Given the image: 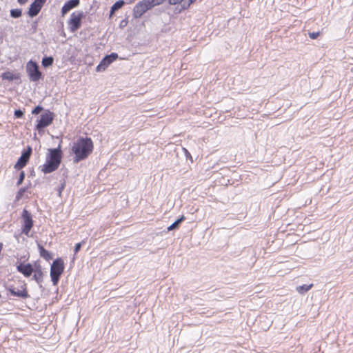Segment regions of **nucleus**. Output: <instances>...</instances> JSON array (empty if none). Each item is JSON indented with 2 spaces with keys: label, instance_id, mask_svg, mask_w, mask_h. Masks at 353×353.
<instances>
[{
  "label": "nucleus",
  "instance_id": "aec40b11",
  "mask_svg": "<svg viewBox=\"0 0 353 353\" xmlns=\"http://www.w3.org/2000/svg\"><path fill=\"white\" fill-rule=\"evenodd\" d=\"M1 78L3 80H8V81H12L14 79H19L18 75H14L12 72L8 71L2 73Z\"/></svg>",
  "mask_w": 353,
  "mask_h": 353
},
{
  "label": "nucleus",
  "instance_id": "9d476101",
  "mask_svg": "<svg viewBox=\"0 0 353 353\" xmlns=\"http://www.w3.org/2000/svg\"><path fill=\"white\" fill-rule=\"evenodd\" d=\"M32 152V150L30 146H28L26 150H23L21 152V157L18 159L14 168L17 170H20L25 167L30 159Z\"/></svg>",
  "mask_w": 353,
  "mask_h": 353
},
{
  "label": "nucleus",
  "instance_id": "2f4dec72",
  "mask_svg": "<svg viewBox=\"0 0 353 353\" xmlns=\"http://www.w3.org/2000/svg\"><path fill=\"white\" fill-rule=\"evenodd\" d=\"M46 1V0H34V2L39 6H41V7H43V6L44 5L45 2Z\"/></svg>",
  "mask_w": 353,
  "mask_h": 353
},
{
  "label": "nucleus",
  "instance_id": "39448f33",
  "mask_svg": "<svg viewBox=\"0 0 353 353\" xmlns=\"http://www.w3.org/2000/svg\"><path fill=\"white\" fill-rule=\"evenodd\" d=\"M54 116V114L50 110H44L40 115V119L37 121L35 129L39 132L43 130L44 128H47L52 123Z\"/></svg>",
  "mask_w": 353,
  "mask_h": 353
},
{
  "label": "nucleus",
  "instance_id": "f03ea898",
  "mask_svg": "<svg viewBox=\"0 0 353 353\" xmlns=\"http://www.w3.org/2000/svg\"><path fill=\"white\" fill-rule=\"evenodd\" d=\"M62 159V150L59 143L57 148L48 149L46 163L42 166L41 171L45 174L51 173L59 168Z\"/></svg>",
  "mask_w": 353,
  "mask_h": 353
},
{
  "label": "nucleus",
  "instance_id": "0eeeda50",
  "mask_svg": "<svg viewBox=\"0 0 353 353\" xmlns=\"http://www.w3.org/2000/svg\"><path fill=\"white\" fill-rule=\"evenodd\" d=\"M149 2V0H142L135 5L133 9L134 18L137 19L141 17L145 12L152 8L151 3Z\"/></svg>",
  "mask_w": 353,
  "mask_h": 353
},
{
  "label": "nucleus",
  "instance_id": "f257e3e1",
  "mask_svg": "<svg viewBox=\"0 0 353 353\" xmlns=\"http://www.w3.org/2000/svg\"><path fill=\"white\" fill-rule=\"evenodd\" d=\"M93 150V143L90 137H79L73 143L72 152L74 154L73 162H79L87 159Z\"/></svg>",
  "mask_w": 353,
  "mask_h": 353
},
{
  "label": "nucleus",
  "instance_id": "f3484780",
  "mask_svg": "<svg viewBox=\"0 0 353 353\" xmlns=\"http://www.w3.org/2000/svg\"><path fill=\"white\" fill-rule=\"evenodd\" d=\"M125 2L123 0H119L116 1L110 8V15L112 16L116 11L121 8Z\"/></svg>",
  "mask_w": 353,
  "mask_h": 353
},
{
  "label": "nucleus",
  "instance_id": "9b49d317",
  "mask_svg": "<svg viewBox=\"0 0 353 353\" xmlns=\"http://www.w3.org/2000/svg\"><path fill=\"white\" fill-rule=\"evenodd\" d=\"M21 288H22V290H19V289H16L13 286H9L8 288V290L14 296H17V297H19L21 299H27L28 297H29V294L26 290V285L23 284L21 286Z\"/></svg>",
  "mask_w": 353,
  "mask_h": 353
},
{
  "label": "nucleus",
  "instance_id": "cd10ccee",
  "mask_svg": "<svg viewBox=\"0 0 353 353\" xmlns=\"http://www.w3.org/2000/svg\"><path fill=\"white\" fill-rule=\"evenodd\" d=\"M84 242L82 241V242H79L78 243H77L74 246V254H76L81 248V246H82V244Z\"/></svg>",
  "mask_w": 353,
  "mask_h": 353
},
{
  "label": "nucleus",
  "instance_id": "6ab92c4d",
  "mask_svg": "<svg viewBox=\"0 0 353 353\" xmlns=\"http://www.w3.org/2000/svg\"><path fill=\"white\" fill-rule=\"evenodd\" d=\"M170 5H180L182 10L188 9V0H168Z\"/></svg>",
  "mask_w": 353,
  "mask_h": 353
},
{
  "label": "nucleus",
  "instance_id": "6e6552de",
  "mask_svg": "<svg viewBox=\"0 0 353 353\" xmlns=\"http://www.w3.org/2000/svg\"><path fill=\"white\" fill-rule=\"evenodd\" d=\"M21 217L23 219L22 233L28 236L33 226V220L31 213L26 209H24L22 212Z\"/></svg>",
  "mask_w": 353,
  "mask_h": 353
},
{
  "label": "nucleus",
  "instance_id": "7ed1b4c3",
  "mask_svg": "<svg viewBox=\"0 0 353 353\" xmlns=\"http://www.w3.org/2000/svg\"><path fill=\"white\" fill-rule=\"evenodd\" d=\"M64 270V263L61 258L56 259L50 268V277L54 285H57Z\"/></svg>",
  "mask_w": 353,
  "mask_h": 353
},
{
  "label": "nucleus",
  "instance_id": "c756f323",
  "mask_svg": "<svg viewBox=\"0 0 353 353\" xmlns=\"http://www.w3.org/2000/svg\"><path fill=\"white\" fill-rule=\"evenodd\" d=\"M26 192V188H21L19 189V190L17 192V199H19V198L21 196V195Z\"/></svg>",
  "mask_w": 353,
  "mask_h": 353
},
{
  "label": "nucleus",
  "instance_id": "b1692460",
  "mask_svg": "<svg viewBox=\"0 0 353 353\" xmlns=\"http://www.w3.org/2000/svg\"><path fill=\"white\" fill-rule=\"evenodd\" d=\"M24 179H25V172L23 171H21L19 174V176L18 181L17 182V186L20 185L23 183Z\"/></svg>",
  "mask_w": 353,
  "mask_h": 353
},
{
  "label": "nucleus",
  "instance_id": "393cba45",
  "mask_svg": "<svg viewBox=\"0 0 353 353\" xmlns=\"http://www.w3.org/2000/svg\"><path fill=\"white\" fill-rule=\"evenodd\" d=\"M43 110V108L41 105L36 106L32 110V114H39Z\"/></svg>",
  "mask_w": 353,
  "mask_h": 353
},
{
  "label": "nucleus",
  "instance_id": "4be33fe9",
  "mask_svg": "<svg viewBox=\"0 0 353 353\" xmlns=\"http://www.w3.org/2000/svg\"><path fill=\"white\" fill-rule=\"evenodd\" d=\"M10 14L12 18L18 19V18L21 17L22 15V9H20V8L11 9L10 11Z\"/></svg>",
  "mask_w": 353,
  "mask_h": 353
},
{
  "label": "nucleus",
  "instance_id": "20e7f679",
  "mask_svg": "<svg viewBox=\"0 0 353 353\" xmlns=\"http://www.w3.org/2000/svg\"><path fill=\"white\" fill-rule=\"evenodd\" d=\"M26 69L30 81H38L43 77L38 63L34 61L30 60L28 61Z\"/></svg>",
  "mask_w": 353,
  "mask_h": 353
},
{
  "label": "nucleus",
  "instance_id": "72a5a7b5",
  "mask_svg": "<svg viewBox=\"0 0 353 353\" xmlns=\"http://www.w3.org/2000/svg\"><path fill=\"white\" fill-rule=\"evenodd\" d=\"M17 1L19 4L23 5L28 1V0H17Z\"/></svg>",
  "mask_w": 353,
  "mask_h": 353
},
{
  "label": "nucleus",
  "instance_id": "1a4fd4ad",
  "mask_svg": "<svg viewBox=\"0 0 353 353\" xmlns=\"http://www.w3.org/2000/svg\"><path fill=\"white\" fill-rule=\"evenodd\" d=\"M117 58L118 54L115 52H112L111 54L105 56L100 61L99 64L97 66L96 71H104L108 67V65H110L113 61L117 60Z\"/></svg>",
  "mask_w": 353,
  "mask_h": 353
},
{
  "label": "nucleus",
  "instance_id": "c9c22d12",
  "mask_svg": "<svg viewBox=\"0 0 353 353\" xmlns=\"http://www.w3.org/2000/svg\"><path fill=\"white\" fill-rule=\"evenodd\" d=\"M122 23H125V25L126 24V22L124 20H122L121 22V26H122Z\"/></svg>",
  "mask_w": 353,
  "mask_h": 353
},
{
  "label": "nucleus",
  "instance_id": "7c9ffc66",
  "mask_svg": "<svg viewBox=\"0 0 353 353\" xmlns=\"http://www.w3.org/2000/svg\"><path fill=\"white\" fill-rule=\"evenodd\" d=\"M65 181H63V183H61V185H60V187L58 189V194H59V196H61L63 190L65 188Z\"/></svg>",
  "mask_w": 353,
  "mask_h": 353
},
{
  "label": "nucleus",
  "instance_id": "bb28decb",
  "mask_svg": "<svg viewBox=\"0 0 353 353\" xmlns=\"http://www.w3.org/2000/svg\"><path fill=\"white\" fill-rule=\"evenodd\" d=\"M23 114V112L20 109L16 110L14 112V117L17 119L22 118Z\"/></svg>",
  "mask_w": 353,
  "mask_h": 353
},
{
  "label": "nucleus",
  "instance_id": "2eb2a0df",
  "mask_svg": "<svg viewBox=\"0 0 353 353\" xmlns=\"http://www.w3.org/2000/svg\"><path fill=\"white\" fill-rule=\"evenodd\" d=\"M42 7L34 1L30 4L29 10L28 11V14L30 17H36L39 12L41 11Z\"/></svg>",
  "mask_w": 353,
  "mask_h": 353
},
{
  "label": "nucleus",
  "instance_id": "423d86ee",
  "mask_svg": "<svg viewBox=\"0 0 353 353\" xmlns=\"http://www.w3.org/2000/svg\"><path fill=\"white\" fill-rule=\"evenodd\" d=\"M85 17L83 11H77L71 14L70 18L68 21V26L70 31L72 33L79 30L82 23V19Z\"/></svg>",
  "mask_w": 353,
  "mask_h": 353
},
{
  "label": "nucleus",
  "instance_id": "a211bd4d",
  "mask_svg": "<svg viewBox=\"0 0 353 353\" xmlns=\"http://www.w3.org/2000/svg\"><path fill=\"white\" fill-rule=\"evenodd\" d=\"M185 219V217L182 215L179 219H177L172 224H171L169 227L167 228V231L175 230L179 228L181 223Z\"/></svg>",
  "mask_w": 353,
  "mask_h": 353
},
{
  "label": "nucleus",
  "instance_id": "ddd939ff",
  "mask_svg": "<svg viewBox=\"0 0 353 353\" xmlns=\"http://www.w3.org/2000/svg\"><path fill=\"white\" fill-rule=\"evenodd\" d=\"M33 272H34V274L33 275V279L40 285V287H41V283L43 281V272H42V268L41 265L38 263H35L34 265L33 266Z\"/></svg>",
  "mask_w": 353,
  "mask_h": 353
},
{
  "label": "nucleus",
  "instance_id": "c85d7f7f",
  "mask_svg": "<svg viewBox=\"0 0 353 353\" xmlns=\"http://www.w3.org/2000/svg\"><path fill=\"white\" fill-rule=\"evenodd\" d=\"M319 36V32H312L309 33V37L312 39H316Z\"/></svg>",
  "mask_w": 353,
  "mask_h": 353
},
{
  "label": "nucleus",
  "instance_id": "5701e85b",
  "mask_svg": "<svg viewBox=\"0 0 353 353\" xmlns=\"http://www.w3.org/2000/svg\"><path fill=\"white\" fill-rule=\"evenodd\" d=\"M312 285H313L312 284L302 285L298 286L296 288V290L298 292H299L301 294H304V293L307 292V291H309L312 288Z\"/></svg>",
  "mask_w": 353,
  "mask_h": 353
},
{
  "label": "nucleus",
  "instance_id": "dca6fc26",
  "mask_svg": "<svg viewBox=\"0 0 353 353\" xmlns=\"http://www.w3.org/2000/svg\"><path fill=\"white\" fill-rule=\"evenodd\" d=\"M38 249L39 251V254L41 257L44 259L45 260L49 261L52 259V256L51 253L46 250L41 244L38 243Z\"/></svg>",
  "mask_w": 353,
  "mask_h": 353
},
{
  "label": "nucleus",
  "instance_id": "a878e982",
  "mask_svg": "<svg viewBox=\"0 0 353 353\" xmlns=\"http://www.w3.org/2000/svg\"><path fill=\"white\" fill-rule=\"evenodd\" d=\"M165 0H149V3H151L152 8H154L156 6L161 5L163 3Z\"/></svg>",
  "mask_w": 353,
  "mask_h": 353
},
{
  "label": "nucleus",
  "instance_id": "473e14b6",
  "mask_svg": "<svg viewBox=\"0 0 353 353\" xmlns=\"http://www.w3.org/2000/svg\"><path fill=\"white\" fill-rule=\"evenodd\" d=\"M183 150H184V152L187 157V158L190 157V158H192L191 155H190V153L188 152V150H186L185 148H183Z\"/></svg>",
  "mask_w": 353,
  "mask_h": 353
},
{
  "label": "nucleus",
  "instance_id": "4468645a",
  "mask_svg": "<svg viewBox=\"0 0 353 353\" xmlns=\"http://www.w3.org/2000/svg\"><path fill=\"white\" fill-rule=\"evenodd\" d=\"M79 3V0H69L66 1L61 8L62 16H65L70 10L77 7Z\"/></svg>",
  "mask_w": 353,
  "mask_h": 353
},
{
  "label": "nucleus",
  "instance_id": "f704fd0d",
  "mask_svg": "<svg viewBox=\"0 0 353 353\" xmlns=\"http://www.w3.org/2000/svg\"><path fill=\"white\" fill-rule=\"evenodd\" d=\"M196 0H188V8Z\"/></svg>",
  "mask_w": 353,
  "mask_h": 353
},
{
  "label": "nucleus",
  "instance_id": "412c9836",
  "mask_svg": "<svg viewBox=\"0 0 353 353\" xmlns=\"http://www.w3.org/2000/svg\"><path fill=\"white\" fill-rule=\"evenodd\" d=\"M53 62H54V59L52 57H51V56L50 57H44L42 59L41 63L44 68H48V67L51 66L53 64Z\"/></svg>",
  "mask_w": 353,
  "mask_h": 353
},
{
  "label": "nucleus",
  "instance_id": "f8f14e48",
  "mask_svg": "<svg viewBox=\"0 0 353 353\" xmlns=\"http://www.w3.org/2000/svg\"><path fill=\"white\" fill-rule=\"evenodd\" d=\"M17 270L25 277H29L33 272V265L31 263H20L17 265Z\"/></svg>",
  "mask_w": 353,
  "mask_h": 353
}]
</instances>
